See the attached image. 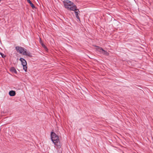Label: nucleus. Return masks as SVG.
<instances>
[{
	"label": "nucleus",
	"mask_w": 153,
	"mask_h": 153,
	"mask_svg": "<svg viewBox=\"0 0 153 153\" xmlns=\"http://www.w3.org/2000/svg\"><path fill=\"white\" fill-rule=\"evenodd\" d=\"M9 94L11 96H14L16 95V93L14 91H11L9 92Z\"/></svg>",
	"instance_id": "nucleus-6"
},
{
	"label": "nucleus",
	"mask_w": 153,
	"mask_h": 153,
	"mask_svg": "<svg viewBox=\"0 0 153 153\" xmlns=\"http://www.w3.org/2000/svg\"><path fill=\"white\" fill-rule=\"evenodd\" d=\"M16 49L17 51L19 53L24 55L30 57L32 56V54L30 51H27L26 49L21 47L17 46L16 47Z\"/></svg>",
	"instance_id": "nucleus-3"
},
{
	"label": "nucleus",
	"mask_w": 153,
	"mask_h": 153,
	"mask_svg": "<svg viewBox=\"0 0 153 153\" xmlns=\"http://www.w3.org/2000/svg\"><path fill=\"white\" fill-rule=\"evenodd\" d=\"M96 49L97 51H99L100 53H102L103 54L105 55H108V52L105 51L100 47L97 46L96 48Z\"/></svg>",
	"instance_id": "nucleus-5"
},
{
	"label": "nucleus",
	"mask_w": 153,
	"mask_h": 153,
	"mask_svg": "<svg viewBox=\"0 0 153 153\" xmlns=\"http://www.w3.org/2000/svg\"><path fill=\"white\" fill-rule=\"evenodd\" d=\"M51 140L55 145V147L57 149H59L61 147V145L58 136L55 133L51 132Z\"/></svg>",
	"instance_id": "nucleus-2"
},
{
	"label": "nucleus",
	"mask_w": 153,
	"mask_h": 153,
	"mask_svg": "<svg viewBox=\"0 0 153 153\" xmlns=\"http://www.w3.org/2000/svg\"><path fill=\"white\" fill-rule=\"evenodd\" d=\"M63 3L65 7L68 10L74 11L76 18L80 20V19L78 16L79 11L76 9V6L74 5L73 3L68 0L63 1Z\"/></svg>",
	"instance_id": "nucleus-1"
},
{
	"label": "nucleus",
	"mask_w": 153,
	"mask_h": 153,
	"mask_svg": "<svg viewBox=\"0 0 153 153\" xmlns=\"http://www.w3.org/2000/svg\"><path fill=\"white\" fill-rule=\"evenodd\" d=\"M10 70L12 72L14 73L15 74L17 73V71L16 70L15 68L14 67H11L10 68Z\"/></svg>",
	"instance_id": "nucleus-8"
},
{
	"label": "nucleus",
	"mask_w": 153,
	"mask_h": 153,
	"mask_svg": "<svg viewBox=\"0 0 153 153\" xmlns=\"http://www.w3.org/2000/svg\"><path fill=\"white\" fill-rule=\"evenodd\" d=\"M42 45L43 46V47L44 48H46V47H45V45L44 44H42Z\"/></svg>",
	"instance_id": "nucleus-9"
},
{
	"label": "nucleus",
	"mask_w": 153,
	"mask_h": 153,
	"mask_svg": "<svg viewBox=\"0 0 153 153\" xmlns=\"http://www.w3.org/2000/svg\"><path fill=\"white\" fill-rule=\"evenodd\" d=\"M27 2L30 4L31 6L32 7V8L33 9L35 8V7L34 5L32 3V2L30 0H27Z\"/></svg>",
	"instance_id": "nucleus-7"
},
{
	"label": "nucleus",
	"mask_w": 153,
	"mask_h": 153,
	"mask_svg": "<svg viewBox=\"0 0 153 153\" xmlns=\"http://www.w3.org/2000/svg\"><path fill=\"white\" fill-rule=\"evenodd\" d=\"M19 60L21 61L22 64L23 66V69L26 72L27 71V63L26 60L22 58H20Z\"/></svg>",
	"instance_id": "nucleus-4"
}]
</instances>
